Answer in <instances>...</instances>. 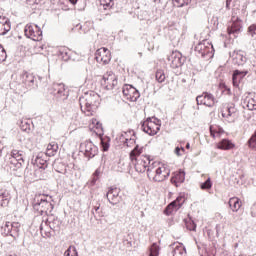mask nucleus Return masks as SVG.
<instances>
[{
  "label": "nucleus",
  "instance_id": "obj_1",
  "mask_svg": "<svg viewBox=\"0 0 256 256\" xmlns=\"http://www.w3.org/2000/svg\"><path fill=\"white\" fill-rule=\"evenodd\" d=\"M129 159L137 173H145L151 163V156L147 155L145 147L139 144L131 150Z\"/></svg>",
  "mask_w": 256,
  "mask_h": 256
},
{
  "label": "nucleus",
  "instance_id": "obj_2",
  "mask_svg": "<svg viewBox=\"0 0 256 256\" xmlns=\"http://www.w3.org/2000/svg\"><path fill=\"white\" fill-rule=\"evenodd\" d=\"M169 175H171L169 166L161 162H153L147 169V176L152 181H155V183H162V181H166V179H169Z\"/></svg>",
  "mask_w": 256,
  "mask_h": 256
},
{
  "label": "nucleus",
  "instance_id": "obj_3",
  "mask_svg": "<svg viewBox=\"0 0 256 256\" xmlns=\"http://www.w3.org/2000/svg\"><path fill=\"white\" fill-rule=\"evenodd\" d=\"M81 110L87 117L95 115L99 107V94L95 92L86 93L80 100Z\"/></svg>",
  "mask_w": 256,
  "mask_h": 256
},
{
  "label": "nucleus",
  "instance_id": "obj_4",
  "mask_svg": "<svg viewBox=\"0 0 256 256\" xmlns=\"http://www.w3.org/2000/svg\"><path fill=\"white\" fill-rule=\"evenodd\" d=\"M52 197L47 194H36L34 197L33 207L42 215H47L53 211Z\"/></svg>",
  "mask_w": 256,
  "mask_h": 256
},
{
  "label": "nucleus",
  "instance_id": "obj_5",
  "mask_svg": "<svg viewBox=\"0 0 256 256\" xmlns=\"http://www.w3.org/2000/svg\"><path fill=\"white\" fill-rule=\"evenodd\" d=\"M221 113L227 123H235L239 119V110L233 103L223 105Z\"/></svg>",
  "mask_w": 256,
  "mask_h": 256
},
{
  "label": "nucleus",
  "instance_id": "obj_6",
  "mask_svg": "<svg viewBox=\"0 0 256 256\" xmlns=\"http://www.w3.org/2000/svg\"><path fill=\"white\" fill-rule=\"evenodd\" d=\"M194 51L197 55H200V57L212 59L215 50L213 49V44L207 40H203L195 46Z\"/></svg>",
  "mask_w": 256,
  "mask_h": 256
},
{
  "label": "nucleus",
  "instance_id": "obj_7",
  "mask_svg": "<svg viewBox=\"0 0 256 256\" xmlns=\"http://www.w3.org/2000/svg\"><path fill=\"white\" fill-rule=\"evenodd\" d=\"M161 129V122L157 118H148L142 123V131L147 135H157Z\"/></svg>",
  "mask_w": 256,
  "mask_h": 256
},
{
  "label": "nucleus",
  "instance_id": "obj_8",
  "mask_svg": "<svg viewBox=\"0 0 256 256\" xmlns=\"http://www.w3.org/2000/svg\"><path fill=\"white\" fill-rule=\"evenodd\" d=\"M8 163L10 165V169H13L14 171L21 169V167H23V163H25V159H23V151L12 150Z\"/></svg>",
  "mask_w": 256,
  "mask_h": 256
},
{
  "label": "nucleus",
  "instance_id": "obj_9",
  "mask_svg": "<svg viewBox=\"0 0 256 256\" xmlns=\"http://www.w3.org/2000/svg\"><path fill=\"white\" fill-rule=\"evenodd\" d=\"M24 35L32 41H41L43 39V31L35 24H27L24 28Z\"/></svg>",
  "mask_w": 256,
  "mask_h": 256
},
{
  "label": "nucleus",
  "instance_id": "obj_10",
  "mask_svg": "<svg viewBox=\"0 0 256 256\" xmlns=\"http://www.w3.org/2000/svg\"><path fill=\"white\" fill-rule=\"evenodd\" d=\"M101 85L107 91H112L117 87L119 80L117 79V75L113 72H107L103 75L102 79L100 80Z\"/></svg>",
  "mask_w": 256,
  "mask_h": 256
},
{
  "label": "nucleus",
  "instance_id": "obj_11",
  "mask_svg": "<svg viewBox=\"0 0 256 256\" xmlns=\"http://www.w3.org/2000/svg\"><path fill=\"white\" fill-rule=\"evenodd\" d=\"M80 153H83L87 159H93L99 153V149L93 142L85 141L80 144Z\"/></svg>",
  "mask_w": 256,
  "mask_h": 256
},
{
  "label": "nucleus",
  "instance_id": "obj_12",
  "mask_svg": "<svg viewBox=\"0 0 256 256\" xmlns=\"http://www.w3.org/2000/svg\"><path fill=\"white\" fill-rule=\"evenodd\" d=\"M95 59L101 65H109L111 63V50L106 47H101L96 50Z\"/></svg>",
  "mask_w": 256,
  "mask_h": 256
},
{
  "label": "nucleus",
  "instance_id": "obj_13",
  "mask_svg": "<svg viewBox=\"0 0 256 256\" xmlns=\"http://www.w3.org/2000/svg\"><path fill=\"white\" fill-rule=\"evenodd\" d=\"M122 93L124 95V98L127 99V101H131V102L137 101V98L140 97V94L137 88L129 84H125L123 86Z\"/></svg>",
  "mask_w": 256,
  "mask_h": 256
},
{
  "label": "nucleus",
  "instance_id": "obj_14",
  "mask_svg": "<svg viewBox=\"0 0 256 256\" xmlns=\"http://www.w3.org/2000/svg\"><path fill=\"white\" fill-rule=\"evenodd\" d=\"M182 59H183V55L179 51L171 52V54L167 58L172 69H177L181 67V65H183Z\"/></svg>",
  "mask_w": 256,
  "mask_h": 256
},
{
  "label": "nucleus",
  "instance_id": "obj_15",
  "mask_svg": "<svg viewBox=\"0 0 256 256\" xmlns=\"http://www.w3.org/2000/svg\"><path fill=\"white\" fill-rule=\"evenodd\" d=\"M196 101L198 105H205L206 107H215V96L210 93H203L200 96H197Z\"/></svg>",
  "mask_w": 256,
  "mask_h": 256
},
{
  "label": "nucleus",
  "instance_id": "obj_16",
  "mask_svg": "<svg viewBox=\"0 0 256 256\" xmlns=\"http://www.w3.org/2000/svg\"><path fill=\"white\" fill-rule=\"evenodd\" d=\"M237 145L233 140H229L227 138L222 139L218 143H216V149H220L221 151H233L236 149Z\"/></svg>",
  "mask_w": 256,
  "mask_h": 256
},
{
  "label": "nucleus",
  "instance_id": "obj_17",
  "mask_svg": "<svg viewBox=\"0 0 256 256\" xmlns=\"http://www.w3.org/2000/svg\"><path fill=\"white\" fill-rule=\"evenodd\" d=\"M170 256H185L187 255V250L183 244L176 242L170 246Z\"/></svg>",
  "mask_w": 256,
  "mask_h": 256
},
{
  "label": "nucleus",
  "instance_id": "obj_18",
  "mask_svg": "<svg viewBox=\"0 0 256 256\" xmlns=\"http://www.w3.org/2000/svg\"><path fill=\"white\" fill-rule=\"evenodd\" d=\"M209 131L210 137H212V139H221V137L225 135V129H223V127L219 126L218 124L210 125Z\"/></svg>",
  "mask_w": 256,
  "mask_h": 256
},
{
  "label": "nucleus",
  "instance_id": "obj_19",
  "mask_svg": "<svg viewBox=\"0 0 256 256\" xmlns=\"http://www.w3.org/2000/svg\"><path fill=\"white\" fill-rule=\"evenodd\" d=\"M119 193L120 190L117 187H111L108 190V193L106 194V197L112 205H115L117 201H119Z\"/></svg>",
  "mask_w": 256,
  "mask_h": 256
},
{
  "label": "nucleus",
  "instance_id": "obj_20",
  "mask_svg": "<svg viewBox=\"0 0 256 256\" xmlns=\"http://www.w3.org/2000/svg\"><path fill=\"white\" fill-rule=\"evenodd\" d=\"M11 31V22L9 18L0 16V35H6Z\"/></svg>",
  "mask_w": 256,
  "mask_h": 256
},
{
  "label": "nucleus",
  "instance_id": "obj_21",
  "mask_svg": "<svg viewBox=\"0 0 256 256\" xmlns=\"http://www.w3.org/2000/svg\"><path fill=\"white\" fill-rule=\"evenodd\" d=\"M183 181H185V172L182 170H178L172 174L171 183L175 187H179Z\"/></svg>",
  "mask_w": 256,
  "mask_h": 256
},
{
  "label": "nucleus",
  "instance_id": "obj_22",
  "mask_svg": "<svg viewBox=\"0 0 256 256\" xmlns=\"http://www.w3.org/2000/svg\"><path fill=\"white\" fill-rule=\"evenodd\" d=\"M249 73V71L244 70V71H239L235 70L232 76V81L234 87H239V84L241 83V80L245 78V76Z\"/></svg>",
  "mask_w": 256,
  "mask_h": 256
},
{
  "label": "nucleus",
  "instance_id": "obj_23",
  "mask_svg": "<svg viewBox=\"0 0 256 256\" xmlns=\"http://www.w3.org/2000/svg\"><path fill=\"white\" fill-rule=\"evenodd\" d=\"M51 93L57 97H65V84L54 83L51 88Z\"/></svg>",
  "mask_w": 256,
  "mask_h": 256
},
{
  "label": "nucleus",
  "instance_id": "obj_24",
  "mask_svg": "<svg viewBox=\"0 0 256 256\" xmlns=\"http://www.w3.org/2000/svg\"><path fill=\"white\" fill-rule=\"evenodd\" d=\"M21 79L26 87H33V85H35V75H33V73L24 72L21 75Z\"/></svg>",
  "mask_w": 256,
  "mask_h": 256
},
{
  "label": "nucleus",
  "instance_id": "obj_25",
  "mask_svg": "<svg viewBox=\"0 0 256 256\" xmlns=\"http://www.w3.org/2000/svg\"><path fill=\"white\" fill-rule=\"evenodd\" d=\"M228 204H229L230 209L234 213H237V211H239L241 209V207L243 206V202H241V199H239L238 197L230 198Z\"/></svg>",
  "mask_w": 256,
  "mask_h": 256
},
{
  "label": "nucleus",
  "instance_id": "obj_26",
  "mask_svg": "<svg viewBox=\"0 0 256 256\" xmlns=\"http://www.w3.org/2000/svg\"><path fill=\"white\" fill-rule=\"evenodd\" d=\"M244 105L249 109V111H256V96L253 94L246 96Z\"/></svg>",
  "mask_w": 256,
  "mask_h": 256
},
{
  "label": "nucleus",
  "instance_id": "obj_27",
  "mask_svg": "<svg viewBox=\"0 0 256 256\" xmlns=\"http://www.w3.org/2000/svg\"><path fill=\"white\" fill-rule=\"evenodd\" d=\"M11 201V194L7 190H2L0 192V207H7Z\"/></svg>",
  "mask_w": 256,
  "mask_h": 256
},
{
  "label": "nucleus",
  "instance_id": "obj_28",
  "mask_svg": "<svg viewBox=\"0 0 256 256\" xmlns=\"http://www.w3.org/2000/svg\"><path fill=\"white\" fill-rule=\"evenodd\" d=\"M241 31V23L239 22V19L233 21L231 25L227 28L228 35H233V33H239Z\"/></svg>",
  "mask_w": 256,
  "mask_h": 256
},
{
  "label": "nucleus",
  "instance_id": "obj_29",
  "mask_svg": "<svg viewBox=\"0 0 256 256\" xmlns=\"http://www.w3.org/2000/svg\"><path fill=\"white\" fill-rule=\"evenodd\" d=\"M57 151H59V144H57V142H50L47 145L46 155H48V157H53Z\"/></svg>",
  "mask_w": 256,
  "mask_h": 256
},
{
  "label": "nucleus",
  "instance_id": "obj_30",
  "mask_svg": "<svg viewBox=\"0 0 256 256\" xmlns=\"http://www.w3.org/2000/svg\"><path fill=\"white\" fill-rule=\"evenodd\" d=\"M35 163L38 167V169L35 170V173H44L45 169H47V160L37 157Z\"/></svg>",
  "mask_w": 256,
  "mask_h": 256
},
{
  "label": "nucleus",
  "instance_id": "obj_31",
  "mask_svg": "<svg viewBox=\"0 0 256 256\" xmlns=\"http://www.w3.org/2000/svg\"><path fill=\"white\" fill-rule=\"evenodd\" d=\"M155 79H156L157 83H165V80L167 79L165 70H163V69L156 70Z\"/></svg>",
  "mask_w": 256,
  "mask_h": 256
},
{
  "label": "nucleus",
  "instance_id": "obj_32",
  "mask_svg": "<svg viewBox=\"0 0 256 256\" xmlns=\"http://www.w3.org/2000/svg\"><path fill=\"white\" fill-rule=\"evenodd\" d=\"M19 229H21V223L19 222H12V229L10 237L17 239L19 237Z\"/></svg>",
  "mask_w": 256,
  "mask_h": 256
},
{
  "label": "nucleus",
  "instance_id": "obj_33",
  "mask_svg": "<svg viewBox=\"0 0 256 256\" xmlns=\"http://www.w3.org/2000/svg\"><path fill=\"white\" fill-rule=\"evenodd\" d=\"M11 229H13V223L5 222V224L1 227L2 235H4V237H7L8 235L11 236Z\"/></svg>",
  "mask_w": 256,
  "mask_h": 256
},
{
  "label": "nucleus",
  "instance_id": "obj_34",
  "mask_svg": "<svg viewBox=\"0 0 256 256\" xmlns=\"http://www.w3.org/2000/svg\"><path fill=\"white\" fill-rule=\"evenodd\" d=\"M186 200L187 199L185 198V195H180L172 203H174L176 208L181 209V207H183V205L185 204Z\"/></svg>",
  "mask_w": 256,
  "mask_h": 256
},
{
  "label": "nucleus",
  "instance_id": "obj_35",
  "mask_svg": "<svg viewBox=\"0 0 256 256\" xmlns=\"http://www.w3.org/2000/svg\"><path fill=\"white\" fill-rule=\"evenodd\" d=\"M90 129L92 130H99L102 129L103 125L101 124V122H99V120H97V118H92L89 124Z\"/></svg>",
  "mask_w": 256,
  "mask_h": 256
},
{
  "label": "nucleus",
  "instance_id": "obj_36",
  "mask_svg": "<svg viewBox=\"0 0 256 256\" xmlns=\"http://www.w3.org/2000/svg\"><path fill=\"white\" fill-rule=\"evenodd\" d=\"M135 134H132L130 138H125L124 147H137L135 144Z\"/></svg>",
  "mask_w": 256,
  "mask_h": 256
},
{
  "label": "nucleus",
  "instance_id": "obj_37",
  "mask_svg": "<svg viewBox=\"0 0 256 256\" xmlns=\"http://www.w3.org/2000/svg\"><path fill=\"white\" fill-rule=\"evenodd\" d=\"M174 211H179V209L177 207H175V203L171 202L165 208L164 215H173Z\"/></svg>",
  "mask_w": 256,
  "mask_h": 256
},
{
  "label": "nucleus",
  "instance_id": "obj_38",
  "mask_svg": "<svg viewBox=\"0 0 256 256\" xmlns=\"http://www.w3.org/2000/svg\"><path fill=\"white\" fill-rule=\"evenodd\" d=\"M100 5L107 11L113 9V5H115V3L113 0H100Z\"/></svg>",
  "mask_w": 256,
  "mask_h": 256
},
{
  "label": "nucleus",
  "instance_id": "obj_39",
  "mask_svg": "<svg viewBox=\"0 0 256 256\" xmlns=\"http://www.w3.org/2000/svg\"><path fill=\"white\" fill-rule=\"evenodd\" d=\"M233 63L235 65H243V63H245V58L242 54L236 53L233 57Z\"/></svg>",
  "mask_w": 256,
  "mask_h": 256
},
{
  "label": "nucleus",
  "instance_id": "obj_40",
  "mask_svg": "<svg viewBox=\"0 0 256 256\" xmlns=\"http://www.w3.org/2000/svg\"><path fill=\"white\" fill-rule=\"evenodd\" d=\"M191 3V0H173L174 7H184Z\"/></svg>",
  "mask_w": 256,
  "mask_h": 256
},
{
  "label": "nucleus",
  "instance_id": "obj_41",
  "mask_svg": "<svg viewBox=\"0 0 256 256\" xmlns=\"http://www.w3.org/2000/svg\"><path fill=\"white\" fill-rule=\"evenodd\" d=\"M211 187H213V182H211V178H208L204 183L200 185V189H202L203 191L211 189Z\"/></svg>",
  "mask_w": 256,
  "mask_h": 256
},
{
  "label": "nucleus",
  "instance_id": "obj_42",
  "mask_svg": "<svg viewBox=\"0 0 256 256\" xmlns=\"http://www.w3.org/2000/svg\"><path fill=\"white\" fill-rule=\"evenodd\" d=\"M248 145L250 149H254V151H256V132L249 139Z\"/></svg>",
  "mask_w": 256,
  "mask_h": 256
},
{
  "label": "nucleus",
  "instance_id": "obj_43",
  "mask_svg": "<svg viewBox=\"0 0 256 256\" xmlns=\"http://www.w3.org/2000/svg\"><path fill=\"white\" fill-rule=\"evenodd\" d=\"M7 59V51H5V48L3 45L0 44V63H3Z\"/></svg>",
  "mask_w": 256,
  "mask_h": 256
},
{
  "label": "nucleus",
  "instance_id": "obj_44",
  "mask_svg": "<svg viewBox=\"0 0 256 256\" xmlns=\"http://www.w3.org/2000/svg\"><path fill=\"white\" fill-rule=\"evenodd\" d=\"M95 214L98 215V217H105V213L103 210H101V204H98L97 206H94Z\"/></svg>",
  "mask_w": 256,
  "mask_h": 256
},
{
  "label": "nucleus",
  "instance_id": "obj_45",
  "mask_svg": "<svg viewBox=\"0 0 256 256\" xmlns=\"http://www.w3.org/2000/svg\"><path fill=\"white\" fill-rule=\"evenodd\" d=\"M71 251H73V253L71 254ZM65 256H75L77 255V250L75 249V247L70 246L67 251L64 253Z\"/></svg>",
  "mask_w": 256,
  "mask_h": 256
},
{
  "label": "nucleus",
  "instance_id": "obj_46",
  "mask_svg": "<svg viewBox=\"0 0 256 256\" xmlns=\"http://www.w3.org/2000/svg\"><path fill=\"white\" fill-rule=\"evenodd\" d=\"M248 33H250L251 37H255V35H256V24H252L248 27Z\"/></svg>",
  "mask_w": 256,
  "mask_h": 256
},
{
  "label": "nucleus",
  "instance_id": "obj_47",
  "mask_svg": "<svg viewBox=\"0 0 256 256\" xmlns=\"http://www.w3.org/2000/svg\"><path fill=\"white\" fill-rule=\"evenodd\" d=\"M80 29H82V31H84V33H87L90 29H91V22H86L84 23Z\"/></svg>",
  "mask_w": 256,
  "mask_h": 256
},
{
  "label": "nucleus",
  "instance_id": "obj_48",
  "mask_svg": "<svg viewBox=\"0 0 256 256\" xmlns=\"http://www.w3.org/2000/svg\"><path fill=\"white\" fill-rule=\"evenodd\" d=\"M186 227L189 231H195V229H197V226L195 225L194 222H188Z\"/></svg>",
  "mask_w": 256,
  "mask_h": 256
},
{
  "label": "nucleus",
  "instance_id": "obj_49",
  "mask_svg": "<svg viewBox=\"0 0 256 256\" xmlns=\"http://www.w3.org/2000/svg\"><path fill=\"white\" fill-rule=\"evenodd\" d=\"M60 55H62V58L65 60L69 59V57L67 56V48H61Z\"/></svg>",
  "mask_w": 256,
  "mask_h": 256
},
{
  "label": "nucleus",
  "instance_id": "obj_50",
  "mask_svg": "<svg viewBox=\"0 0 256 256\" xmlns=\"http://www.w3.org/2000/svg\"><path fill=\"white\" fill-rule=\"evenodd\" d=\"M181 151L182 153H185V148H179V147L175 148V153L178 157H181Z\"/></svg>",
  "mask_w": 256,
  "mask_h": 256
},
{
  "label": "nucleus",
  "instance_id": "obj_51",
  "mask_svg": "<svg viewBox=\"0 0 256 256\" xmlns=\"http://www.w3.org/2000/svg\"><path fill=\"white\" fill-rule=\"evenodd\" d=\"M219 87L220 89H224V91H228V93L231 92V89L227 88V85H225V83H220Z\"/></svg>",
  "mask_w": 256,
  "mask_h": 256
},
{
  "label": "nucleus",
  "instance_id": "obj_52",
  "mask_svg": "<svg viewBox=\"0 0 256 256\" xmlns=\"http://www.w3.org/2000/svg\"><path fill=\"white\" fill-rule=\"evenodd\" d=\"M27 5L33 7V5H37V0H26Z\"/></svg>",
  "mask_w": 256,
  "mask_h": 256
},
{
  "label": "nucleus",
  "instance_id": "obj_53",
  "mask_svg": "<svg viewBox=\"0 0 256 256\" xmlns=\"http://www.w3.org/2000/svg\"><path fill=\"white\" fill-rule=\"evenodd\" d=\"M231 3H233V0H226V9H231Z\"/></svg>",
  "mask_w": 256,
  "mask_h": 256
},
{
  "label": "nucleus",
  "instance_id": "obj_54",
  "mask_svg": "<svg viewBox=\"0 0 256 256\" xmlns=\"http://www.w3.org/2000/svg\"><path fill=\"white\" fill-rule=\"evenodd\" d=\"M3 155V144L0 142V157Z\"/></svg>",
  "mask_w": 256,
  "mask_h": 256
},
{
  "label": "nucleus",
  "instance_id": "obj_55",
  "mask_svg": "<svg viewBox=\"0 0 256 256\" xmlns=\"http://www.w3.org/2000/svg\"><path fill=\"white\" fill-rule=\"evenodd\" d=\"M99 170H96L95 172H94V177H96V179L99 177Z\"/></svg>",
  "mask_w": 256,
  "mask_h": 256
},
{
  "label": "nucleus",
  "instance_id": "obj_56",
  "mask_svg": "<svg viewBox=\"0 0 256 256\" xmlns=\"http://www.w3.org/2000/svg\"><path fill=\"white\" fill-rule=\"evenodd\" d=\"M69 1H70V3H72V5H75L78 0H69Z\"/></svg>",
  "mask_w": 256,
  "mask_h": 256
},
{
  "label": "nucleus",
  "instance_id": "obj_57",
  "mask_svg": "<svg viewBox=\"0 0 256 256\" xmlns=\"http://www.w3.org/2000/svg\"><path fill=\"white\" fill-rule=\"evenodd\" d=\"M186 149H191V145L189 143L186 144Z\"/></svg>",
  "mask_w": 256,
  "mask_h": 256
}]
</instances>
